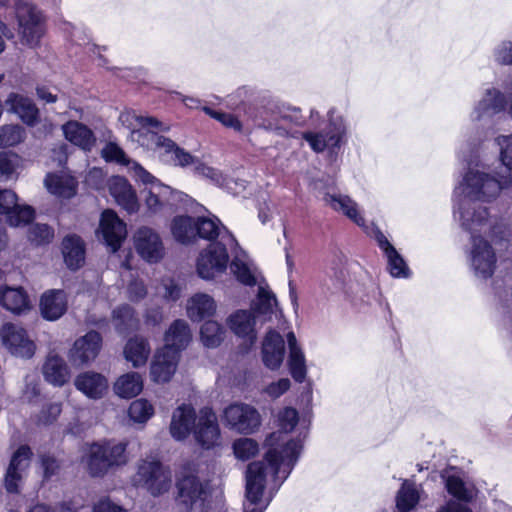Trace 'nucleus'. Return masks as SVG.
<instances>
[{"instance_id": "1", "label": "nucleus", "mask_w": 512, "mask_h": 512, "mask_svg": "<svg viewBox=\"0 0 512 512\" xmlns=\"http://www.w3.org/2000/svg\"><path fill=\"white\" fill-rule=\"evenodd\" d=\"M301 448L299 441L292 440L281 451L270 448L266 453L265 462H253L248 465L244 512L264 511L266 504L262 501V495L267 472L273 473L276 479H286L298 459Z\"/></svg>"}, {"instance_id": "2", "label": "nucleus", "mask_w": 512, "mask_h": 512, "mask_svg": "<svg viewBox=\"0 0 512 512\" xmlns=\"http://www.w3.org/2000/svg\"><path fill=\"white\" fill-rule=\"evenodd\" d=\"M455 217L472 234L470 264L475 275L481 279L491 277L496 267L495 252L486 240L476 235L486 234L491 229L486 207H482L476 199L463 197L458 203Z\"/></svg>"}, {"instance_id": "3", "label": "nucleus", "mask_w": 512, "mask_h": 512, "mask_svg": "<svg viewBox=\"0 0 512 512\" xmlns=\"http://www.w3.org/2000/svg\"><path fill=\"white\" fill-rule=\"evenodd\" d=\"M496 142L500 147L501 159V170L497 172V178L478 168H470L455 189L457 195L489 202L512 183V135L500 136Z\"/></svg>"}, {"instance_id": "4", "label": "nucleus", "mask_w": 512, "mask_h": 512, "mask_svg": "<svg viewBox=\"0 0 512 512\" xmlns=\"http://www.w3.org/2000/svg\"><path fill=\"white\" fill-rule=\"evenodd\" d=\"M133 485L145 489L153 497L167 493L172 486V473L156 460H143L139 463L132 478Z\"/></svg>"}, {"instance_id": "5", "label": "nucleus", "mask_w": 512, "mask_h": 512, "mask_svg": "<svg viewBox=\"0 0 512 512\" xmlns=\"http://www.w3.org/2000/svg\"><path fill=\"white\" fill-rule=\"evenodd\" d=\"M135 180L145 186V206L150 214L160 213L170 204L174 190L159 181L140 164H133Z\"/></svg>"}, {"instance_id": "6", "label": "nucleus", "mask_w": 512, "mask_h": 512, "mask_svg": "<svg viewBox=\"0 0 512 512\" xmlns=\"http://www.w3.org/2000/svg\"><path fill=\"white\" fill-rule=\"evenodd\" d=\"M18 34L23 44L38 45L45 33V19L42 12L33 4L19 2L16 6Z\"/></svg>"}, {"instance_id": "7", "label": "nucleus", "mask_w": 512, "mask_h": 512, "mask_svg": "<svg viewBox=\"0 0 512 512\" xmlns=\"http://www.w3.org/2000/svg\"><path fill=\"white\" fill-rule=\"evenodd\" d=\"M149 138L142 139V147L154 151L164 161L171 162L175 166L187 167L195 165L197 158L179 147L170 138L163 135H148Z\"/></svg>"}, {"instance_id": "8", "label": "nucleus", "mask_w": 512, "mask_h": 512, "mask_svg": "<svg viewBox=\"0 0 512 512\" xmlns=\"http://www.w3.org/2000/svg\"><path fill=\"white\" fill-rule=\"evenodd\" d=\"M222 421L226 427L241 434L253 433L261 423L258 411L245 403H233L225 407Z\"/></svg>"}, {"instance_id": "9", "label": "nucleus", "mask_w": 512, "mask_h": 512, "mask_svg": "<svg viewBox=\"0 0 512 512\" xmlns=\"http://www.w3.org/2000/svg\"><path fill=\"white\" fill-rule=\"evenodd\" d=\"M228 260L226 246L220 242L211 243L197 259V273L202 279H214L226 271Z\"/></svg>"}, {"instance_id": "10", "label": "nucleus", "mask_w": 512, "mask_h": 512, "mask_svg": "<svg viewBox=\"0 0 512 512\" xmlns=\"http://www.w3.org/2000/svg\"><path fill=\"white\" fill-rule=\"evenodd\" d=\"M192 433L196 443L203 449H212L221 444L218 419L211 408L204 407L199 410L198 419Z\"/></svg>"}, {"instance_id": "11", "label": "nucleus", "mask_w": 512, "mask_h": 512, "mask_svg": "<svg viewBox=\"0 0 512 512\" xmlns=\"http://www.w3.org/2000/svg\"><path fill=\"white\" fill-rule=\"evenodd\" d=\"M133 241L138 255L148 263H157L165 256V247L159 233L150 227L138 228Z\"/></svg>"}, {"instance_id": "12", "label": "nucleus", "mask_w": 512, "mask_h": 512, "mask_svg": "<svg viewBox=\"0 0 512 512\" xmlns=\"http://www.w3.org/2000/svg\"><path fill=\"white\" fill-rule=\"evenodd\" d=\"M102 347V337L96 331H89L75 340L68 352V359L72 366L82 367L93 362Z\"/></svg>"}, {"instance_id": "13", "label": "nucleus", "mask_w": 512, "mask_h": 512, "mask_svg": "<svg viewBox=\"0 0 512 512\" xmlns=\"http://www.w3.org/2000/svg\"><path fill=\"white\" fill-rule=\"evenodd\" d=\"M0 338L11 354L21 358H30L34 355L35 345L21 326L10 322L3 324Z\"/></svg>"}, {"instance_id": "14", "label": "nucleus", "mask_w": 512, "mask_h": 512, "mask_svg": "<svg viewBox=\"0 0 512 512\" xmlns=\"http://www.w3.org/2000/svg\"><path fill=\"white\" fill-rule=\"evenodd\" d=\"M178 501L188 510L202 511L208 493L206 487L197 476L189 474L177 483Z\"/></svg>"}, {"instance_id": "15", "label": "nucleus", "mask_w": 512, "mask_h": 512, "mask_svg": "<svg viewBox=\"0 0 512 512\" xmlns=\"http://www.w3.org/2000/svg\"><path fill=\"white\" fill-rule=\"evenodd\" d=\"M120 123L130 130L129 138L132 142L137 143L142 147V139L149 138L148 135H159L153 129H164L162 128L161 122L156 118L150 116H140L134 111H124L119 115Z\"/></svg>"}, {"instance_id": "16", "label": "nucleus", "mask_w": 512, "mask_h": 512, "mask_svg": "<svg viewBox=\"0 0 512 512\" xmlns=\"http://www.w3.org/2000/svg\"><path fill=\"white\" fill-rule=\"evenodd\" d=\"M0 214H5L12 227L28 224L34 218L31 206L18 204L17 194L10 189L0 190Z\"/></svg>"}, {"instance_id": "17", "label": "nucleus", "mask_w": 512, "mask_h": 512, "mask_svg": "<svg viewBox=\"0 0 512 512\" xmlns=\"http://www.w3.org/2000/svg\"><path fill=\"white\" fill-rule=\"evenodd\" d=\"M99 233L112 252H116L127 236L126 224L111 209L101 214Z\"/></svg>"}, {"instance_id": "18", "label": "nucleus", "mask_w": 512, "mask_h": 512, "mask_svg": "<svg viewBox=\"0 0 512 512\" xmlns=\"http://www.w3.org/2000/svg\"><path fill=\"white\" fill-rule=\"evenodd\" d=\"M346 134V126L342 117H330V125L326 134L305 132L303 138L316 152H322L327 147H339L342 138Z\"/></svg>"}, {"instance_id": "19", "label": "nucleus", "mask_w": 512, "mask_h": 512, "mask_svg": "<svg viewBox=\"0 0 512 512\" xmlns=\"http://www.w3.org/2000/svg\"><path fill=\"white\" fill-rule=\"evenodd\" d=\"M32 452L28 446L19 447L12 455L5 475V487L10 493H17L30 465Z\"/></svg>"}, {"instance_id": "20", "label": "nucleus", "mask_w": 512, "mask_h": 512, "mask_svg": "<svg viewBox=\"0 0 512 512\" xmlns=\"http://www.w3.org/2000/svg\"><path fill=\"white\" fill-rule=\"evenodd\" d=\"M257 316L252 310L239 309L231 313L226 324L229 329L238 337L243 338L248 346L255 344Z\"/></svg>"}, {"instance_id": "21", "label": "nucleus", "mask_w": 512, "mask_h": 512, "mask_svg": "<svg viewBox=\"0 0 512 512\" xmlns=\"http://www.w3.org/2000/svg\"><path fill=\"white\" fill-rule=\"evenodd\" d=\"M107 186L110 195L123 210L129 214L139 210L136 191L126 178L113 176L108 180Z\"/></svg>"}, {"instance_id": "22", "label": "nucleus", "mask_w": 512, "mask_h": 512, "mask_svg": "<svg viewBox=\"0 0 512 512\" xmlns=\"http://www.w3.org/2000/svg\"><path fill=\"white\" fill-rule=\"evenodd\" d=\"M180 355L177 352L159 349L150 366L151 379L156 383H166L175 374Z\"/></svg>"}, {"instance_id": "23", "label": "nucleus", "mask_w": 512, "mask_h": 512, "mask_svg": "<svg viewBox=\"0 0 512 512\" xmlns=\"http://www.w3.org/2000/svg\"><path fill=\"white\" fill-rule=\"evenodd\" d=\"M198 414L191 405L182 404L177 407L171 417L170 434L177 440H185L193 432Z\"/></svg>"}, {"instance_id": "24", "label": "nucleus", "mask_w": 512, "mask_h": 512, "mask_svg": "<svg viewBox=\"0 0 512 512\" xmlns=\"http://www.w3.org/2000/svg\"><path fill=\"white\" fill-rule=\"evenodd\" d=\"M74 386L87 398L98 400L106 395L109 384L104 375L94 371H86L75 377Z\"/></svg>"}, {"instance_id": "25", "label": "nucleus", "mask_w": 512, "mask_h": 512, "mask_svg": "<svg viewBox=\"0 0 512 512\" xmlns=\"http://www.w3.org/2000/svg\"><path fill=\"white\" fill-rule=\"evenodd\" d=\"M261 354L262 361L267 368L270 370L279 369L285 355L283 337L274 330L268 331L262 342Z\"/></svg>"}, {"instance_id": "26", "label": "nucleus", "mask_w": 512, "mask_h": 512, "mask_svg": "<svg viewBox=\"0 0 512 512\" xmlns=\"http://www.w3.org/2000/svg\"><path fill=\"white\" fill-rule=\"evenodd\" d=\"M42 317L48 321H55L61 318L67 311L68 299L65 291L51 289L44 292L39 303Z\"/></svg>"}, {"instance_id": "27", "label": "nucleus", "mask_w": 512, "mask_h": 512, "mask_svg": "<svg viewBox=\"0 0 512 512\" xmlns=\"http://www.w3.org/2000/svg\"><path fill=\"white\" fill-rule=\"evenodd\" d=\"M192 340V332L188 323L183 319L174 320L164 334L165 351L180 352L189 345Z\"/></svg>"}, {"instance_id": "28", "label": "nucleus", "mask_w": 512, "mask_h": 512, "mask_svg": "<svg viewBox=\"0 0 512 512\" xmlns=\"http://www.w3.org/2000/svg\"><path fill=\"white\" fill-rule=\"evenodd\" d=\"M5 104L9 107V111L16 113L27 125L34 126L38 122L39 110L29 97L10 93Z\"/></svg>"}, {"instance_id": "29", "label": "nucleus", "mask_w": 512, "mask_h": 512, "mask_svg": "<svg viewBox=\"0 0 512 512\" xmlns=\"http://www.w3.org/2000/svg\"><path fill=\"white\" fill-rule=\"evenodd\" d=\"M42 371L45 380L54 386L61 387L70 378V370L66 362L57 354L47 356Z\"/></svg>"}, {"instance_id": "30", "label": "nucleus", "mask_w": 512, "mask_h": 512, "mask_svg": "<svg viewBox=\"0 0 512 512\" xmlns=\"http://www.w3.org/2000/svg\"><path fill=\"white\" fill-rule=\"evenodd\" d=\"M505 106L506 99L504 94L497 89H488L475 107L473 118L481 120L484 117H491L503 111Z\"/></svg>"}, {"instance_id": "31", "label": "nucleus", "mask_w": 512, "mask_h": 512, "mask_svg": "<svg viewBox=\"0 0 512 512\" xmlns=\"http://www.w3.org/2000/svg\"><path fill=\"white\" fill-rule=\"evenodd\" d=\"M186 312L192 321L199 322L206 317L214 315L216 303L212 296L206 293H196L188 299Z\"/></svg>"}, {"instance_id": "32", "label": "nucleus", "mask_w": 512, "mask_h": 512, "mask_svg": "<svg viewBox=\"0 0 512 512\" xmlns=\"http://www.w3.org/2000/svg\"><path fill=\"white\" fill-rule=\"evenodd\" d=\"M65 138L83 150L90 151L95 145L96 138L86 125L78 121H69L63 125Z\"/></svg>"}, {"instance_id": "33", "label": "nucleus", "mask_w": 512, "mask_h": 512, "mask_svg": "<svg viewBox=\"0 0 512 512\" xmlns=\"http://www.w3.org/2000/svg\"><path fill=\"white\" fill-rule=\"evenodd\" d=\"M150 353L151 348L149 342L137 336L129 339L123 349L125 360L131 363L134 368L145 366Z\"/></svg>"}, {"instance_id": "34", "label": "nucleus", "mask_w": 512, "mask_h": 512, "mask_svg": "<svg viewBox=\"0 0 512 512\" xmlns=\"http://www.w3.org/2000/svg\"><path fill=\"white\" fill-rule=\"evenodd\" d=\"M0 306L14 314H20L29 309L28 296L20 287L0 286Z\"/></svg>"}, {"instance_id": "35", "label": "nucleus", "mask_w": 512, "mask_h": 512, "mask_svg": "<svg viewBox=\"0 0 512 512\" xmlns=\"http://www.w3.org/2000/svg\"><path fill=\"white\" fill-rule=\"evenodd\" d=\"M324 202L333 210L342 212L358 226H364L365 220L358 212L357 204L346 195H337L326 193L323 197Z\"/></svg>"}, {"instance_id": "36", "label": "nucleus", "mask_w": 512, "mask_h": 512, "mask_svg": "<svg viewBox=\"0 0 512 512\" xmlns=\"http://www.w3.org/2000/svg\"><path fill=\"white\" fill-rule=\"evenodd\" d=\"M376 240L379 247L384 251L387 257L390 274L393 277H407L409 275V269L404 259L399 255L382 232L377 231Z\"/></svg>"}, {"instance_id": "37", "label": "nucleus", "mask_w": 512, "mask_h": 512, "mask_svg": "<svg viewBox=\"0 0 512 512\" xmlns=\"http://www.w3.org/2000/svg\"><path fill=\"white\" fill-rule=\"evenodd\" d=\"M62 253L64 261L70 269L80 268L85 260V248L81 238L76 235L65 237L62 242Z\"/></svg>"}, {"instance_id": "38", "label": "nucleus", "mask_w": 512, "mask_h": 512, "mask_svg": "<svg viewBox=\"0 0 512 512\" xmlns=\"http://www.w3.org/2000/svg\"><path fill=\"white\" fill-rule=\"evenodd\" d=\"M44 184L51 194L61 198H71L77 192V181L66 174H48Z\"/></svg>"}, {"instance_id": "39", "label": "nucleus", "mask_w": 512, "mask_h": 512, "mask_svg": "<svg viewBox=\"0 0 512 512\" xmlns=\"http://www.w3.org/2000/svg\"><path fill=\"white\" fill-rule=\"evenodd\" d=\"M287 342L289 347L288 365L290 373L295 381L303 382L306 377L304 353L298 346L296 336L293 332L287 334Z\"/></svg>"}, {"instance_id": "40", "label": "nucleus", "mask_w": 512, "mask_h": 512, "mask_svg": "<svg viewBox=\"0 0 512 512\" xmlns=\"http://www.w3.org/2000/svg\"><path fill=\"white\" fill-rule=\"evenodd\" d=\"M143 390V379L137 372L120 376L114 383V392L121 398H132Z\"/></svg>"}, {"instance_id": "41", "label": "nucleus", "mask_w": 512, "mask_h": 512, "mask_svg": "<svg viewBox=\"0 0 512 512\" xmlns=\"http://www.w3.org/2000/svg\"><path fill=\"white\" fill-rule=\"evenodd\" d=\"M84 461L92 477H102L110 470L107 459L104 458V448L101 447V443H94L89 447Z\"/></svg>"}, {"instance_id": "42", "label": "nucleus", "mask_w": 512, "mask_h": 512, "mask_svg": "<svg viewBox=\"0 0 512 512\" xmlns=\"http://www.w3.org/2000/svg\"><path fill=\"white\" fill-rule=\"evenodd\" d=\"M171 232L178 242L190 243L196 238V222L189 216H177L172 221Z\"/></svg>"}, {"instance_id": "43", "label": "nucleus", "mask_w": 512, "mask_h": 512, "mask_svg": "<svg viewBox=\"0 0 512 512\" xmlns=\"http://www.w3.org/2000/svg\"><path fill=\"white\" fill-rule=\"evenodd\" d=\"M101 447L104 448V458L110 470L127 463L126 443L108 441L101 443Z\"/></svg>"}, {"instance_id": "44", "label": "nucleus", "mask_w": 512, "mask_h": 512, "mask_svg": "<svg viewBox=\"0 0 512 512\" xmlns=\"http://www.w3.org/2000/svg\"><path fill=\"white\" fill-rule=\"evenodd\" d=\"M225 330L214 320L206 321L200 329V339L204 346L215 348L224 340Z\"/></svg>"}, {"instance_id": "45", "label": "nucleus", "mask_w": 512, "mask_h": 512, "mask_svg": "<svg viewBox=\"0 0 512 512\" xmlns=\"http://www.w3.org/2000/svg\"><path fill=\"white\" fill-rule=\"evenodd\" d=\"M113 323L119 333H125L137 327L138 320L128 305H122L113 311Z\"/></svg>"}, {"instance_id": "46", "label": "nucleus", "mask_w": 512, "mask_h": 512, "mask_svg": "<svg viewBox=\"0 0 512 512\" xmlns=\"http://www.w3.org/2000/svg\"><path fill=\"white\" fill-rule=\"evenodd\" d=\"M244 258V253L236 255L230 264V270L242 284L253 286L257 284V280L254 272Z\"/></svg>"}, {"instance_id": "47", "label": "nucleus", "mask_w": 512, "mask_h": 512, "mask_svg": "<svg viewBox=\"0 0 512 512\" xmlns=\"http://www.w3.org/2000/svg\"><path fill=\"white\" fill-rule=\"evenodd\" d=\"M276 306L277 301L275 296L266 287L259 284L257 299L254 301L253 308L251 310L256 316L268 315L274 312Z\"/></svg>"}, {"instance_id": "48", "label": "nucleus", "mask_w": 512, "mask_h": 512, "mask_svg": "<svg viewBox=\"0 0 512 512\" xmlns=\"http://www.w3.org/2000/svg\"><path fill=\"white\" fill-rule=\"evenodd\" d=\"M419 501V493L414 484L405 481L398 492L396 506L399 512H409Z\"/></svg>"}, {"instance_id": "49", "label": "nucleus", "mask_w": 512, "mask_h": 512, "mask_svg": "<svg viewBox=\"0 0 512 512\" xmlns=\"http://www.w3.org/2000/svg\"><path fill=\"white\" fill-rule=\"evenodd\" d=\"M102 157L106 161H115L121 165H125L128 168L129 173L133 178H135V171L132 168L133 164H139L138 162L131 160L127 157L125 152L122 148H120L115 143H108L103 149H102Z\"/></svg>"}, {"instance_id": "50", "label": "nucleus", "mask_w": 512, "mask_h": 512, "mask_svg": "<svg viewBox=\"0 0 512 512\" xmlns=\"http://www.w3.org/2000/svg\"><path fill=\"white\" fill-rule=\"evenodd\" d=\"M128 414L134 422L144 423L154 414V409L147 400L138 399L130 404Z\"/></svg>"}, {"instance_id": "51", "label": "nucleus", "mask_w": 512, "mask_h": 512, "mask_svg": "<svg viewBox=\"0 0 512 512\" xmlns=\"http://www.w3.org/2000/svg\"><path fill=\"white\" fill-rule=\"evenodd\" d=\"M445 483L448 492L459 500L470 501L473 498V491L458 476H447Z\"/></svg>"}, {"instance_id": "52", "label": "nucleus", "mask_w": 512, "mask_h": 512, "mask_svg": "<svg viewBox=\"0 0 512 512\" xmlns=\"http://www.w3.org/2000/svg\"><path fill=\"white\" fill-rule=\"evenodd\" d=\"M220 235V223L217 219L198 218L196 222V237L213 240Z\"/></svg>"}, {"instance_id": "53", "label": "nucleus", "mask_w": 512, "mask_h": 512, "mask_svg": "<svg viewBox=\"0 0 512 512\" xmlns=\"http://www.w3.org/2000/svg\"><path fill=\"white\" fill-rule=\"evenodd\" d=\"M24 138V129L19 125H5L0 128V143L3 146H15Z\"/></svg>"}, {"instance_id": "54", "label": "nucleus", "mask_w": 512, "mask_h": 512, "mask_svg": "<svg viewBox=\"0 0 512 512\" xmlns=\"http://www.w3.org/2000/svg\"><path fill=\"white\" fill-rule=\"evenodd\" d=\"M258 443L251 438H240L233 444V451L236 458L248 460L258 453Z\"/></svg>"}, {"instance_id": "55", "label": "nucleus", "mask_w": 512, "mask_h": 512, "mask_svg": "<svg viewBox=\"0 0 512 512\" xmlns=\"http://www.w3.org/2000/svg\"><path fill=\"white\" fill-rule=\"evenodd\" d=\"M54 237L53 230L46 224H34L28 230V239L35 245L48 244Z\"/></svg>"}, {"instance_id": "56", "label": "nucleus", "mask_w": 512, "mask_h": 512, "mask_svg": "<svg viewBox=\"0 0 512 512\" xmlns=\"http://www.w3.org/2000/svg\"><path fill=\"white\" fill-rule=\"evenodd\" d=\"M18 157L13 154L0 153V181H8L14 178L18 167Z\"/></svg>"}, {"instance_id": "57", "label": "nucleus", "mask_w": 512, "mask_h": 512, "mask_svg": "<svg viewBox=\"0 0 512 512\" xmlns=\"http://www.w3.org/2000/svg\"><path fill=\"white\" fill-rule=\"evenodd\" d=\"M203 111L206 114H208L209 116H211L212 118L221 122L224 126H226L228 128H232L236 131L241 130V127H242L241 122L234 115L229 114V113L214 111L209 107H203Z\"/></svg>"}, {"instance_id": "58", "label": "nucleus", "mask_w": 512, "mask_h": 512, "mask_svg": "<svg viewBox=\"0 0 512 512\" xmlns=\"http://www.w3.org/2000/svg\"><path fill=\"white\" fill-rule=\"evenodd\" d=\"M279 425L285 432H290L294 429L298 421V413L293 408H285L279 413Z\"/></svg>"}, {"instance_id": "59", "label": "nucleus", "mask_w": 512, "mask_h": 512, "mask_svg": "<svg viewBox=\"0 0 512 512\" xmlns=\"http://www.w3.org/2000/svg\"><path fill=\"white\" fill-rule=\"evenodd\" d=\"M194 170L196 174L211 179L217 185L223 184L224 178L222 174L216 169L201 163L198 159L194 165Z\"/></svg>"}, {"instance_id": "60", "label": "nucleus", "mask_w": 512, "mask_h": 512, "mask_svg": "<svg viewBox=\"0 0 512 512\" xmlns=\"http://www.w3.org/2000/svg\"><path fill=\"white\" fill-rule=\"evenodd\" d=\"M495 60L504 65H512V42L504 41L494 51Z\"/></svg>"}, {"instance_id": "61", "label": "nucleus", "mask_w": 512, "mask_h": 512, "mask_svg": "<svg viewBox=\"0 0 512 512\" xmlns=\"http://www.w3.org/2000/svg\"><path fill=\"white\" fill-rule=\"evenodd\" d=\"M290 387V380L282 378L277 382H273L266 388V393L272 398H278L284 394Z\"/></svg>"}, {"instance_id": "62", "label": "nucleus", "mask_w": 512, "mask_h": 512, "mask_svg": "<svg viewBox=\"0 0 512 512\" xmlns=\"http://www.w3.org/2000/svg\"><path fill=\"white\" fill-rule=\"evenodd\" d=\"M41 466L43 468L44 478L46 479L55 475L59 469L57 460L49 455H43L41 457Z\"/></svg>"}, {"instance_id": "63", "label": "nucleus", "mask_w": 512, "mask_h": 512, "mask_svg": "<svg viewBox=\"0 0 512 512\" xmlns=\"http://www.w3.org/2000/svg\"><path fill=\"white\" fill-rule=\"evenodd\" d=\"M61 411L60 403H51L42 411L41 420L44 423H51L57 419Z\"/></svg>"}, {"instance_id": "64", "label": "nucleus", "mask_w": 512, "mask_h": 512, "mask_svg": "<svg viewBox=\"0 0 512 512\" xmlns=\"http://www.w3.org/2000/svg\"><path fill=\"white\" fill-rule=\"evenodd\" d=\"M93 512H126V510L109 499H101L94 505Z\"/></svg>"}]
</instances>
